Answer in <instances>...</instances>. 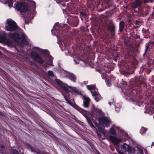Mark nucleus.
Masks as SVG:
<instances>
[{"instance_id":"f257e3e1","label":"nucleus","mask_w":154,"mask_h":154,"mask_svg":"<svg viewBox=\"0 0 154 154\" xmlns=\"http://www.w3.org/2000/svg\"><path fill=\"white\" fill-rule=\"evenodd\" d=\"M5 28L7 31L13 32L17 31L14 33H9L8 36L14 39L17 44V46H16V49L17 51V53L20 56V59H19L22 61H23L26 59L28 60L27 58L25 59L24 53L22 48L21 47L20 50L18 48V46H23L28 43L27 37L23 30L20 29L16 23L11 18L8 19L6 20Z\"/></svg>"},{"instance_id":"f03ea898","label":"nucleus","mask_w":154,"mask_h":154,"mask_svg":"<svg viewBox=\"0 0 154 154\" xmlns=\"http://www.w3.org/2000/svg\"><path fill=\"white\" fill-rule=\"evenodd\" d=\"M38 54L43 55L45 57L44 66L45 68L47 67L48 65H53L52 62L53 58L49 54L47 50H43L38 47H34L33 48V51L31 52V55L32 58L40 63L42 64L44 61L39 56Z\"/></svg>"},{"instance_id":"7ed1b4c3","label":"nucleus","mask_w":154,"mask_h":154,"mask_svg":"<svg viewBox=\"0 0 154 154\" xmlns=\"http://www.w3.org/2000/svg\"><path fill=\"white\" fill-rule=\"evenodd\" d=\"M7 3L10 8L13 7L15 8H16L18 11H20V13L22 15L23 13H25V17L26 18L30 19L34 16L36 12L33 10L27 11L28 7L27 5L24 3H18L14 4V7L13 6V0H9L8 1H6Z\"/></svg>"},{"instance_id":"20e7f679","label":"nucleus","mask_w":154,"mask_h":154,"mask_svg":"<svg viewBox=\"0 0 154 154\" xmlns=\"http://www.w3.org/2000/svg\"><path fill=\"white\" fill-rule=\"evenodd\" d=\"M61 27L56 23L54 26L51 32L53 34L56 36L60 48L62 51H64L66 49L67 46L69 45V44L66 39H63L62 41L63 38L60 37V34L62 33V31L60 30L61 29Z\"/></svg>"},{"instance_id":"39448f33","label":"nucleus","mask_w":154,"mask_h":154,"mask_svg":"<svg viewBox=\"0 0 154 154\" xmlns=\"http://www.w3.org/2000/svg\"><path fill=\"white\" fill-rule=\"evenodd\" d=\"M55 81L56 83L66 93V95L68 97H69V95L68 94V93L69 92V88L70 86H69L66 84L64 83L60 80L58 79H55Z\"/></svg>"},{"instance_id":"423d86ee","label":"nucleus","mask_w":154,"mask_h":154,"mask_svg":"<svg viewBox=\"0 0 154 154\" xmlns=\"http://www.w3.org/2000/svg\"><path fill=\"white\" fill-rule=\"evenodd\" d=\"M98 121L102 126L105 127H108L110 123L109 119L106 116H102L99 117Z\"/></svg>"},{"instance_id":"0eeeda50","label":"nucleus","mask_w":154,"mask_h":154,"mask_svg":"<svg viewBox=\"0 0 154 154\" xmlns=\"http://www.w3.org/2000/svg\"><path fill=\"white\" fill-rule=\"evenodd\" d=\"M121 148L125 152H128L129 154H134L135 151L134 148L126 143H124L122 145Z\"/></svg>"},{"instance_id":"6e6552de","label":"nucleus","mask_w":154,"mask_h":154,"mask_svg":"<svg viewBox=\"0 0 154 154\" xmlns=\"http://www.w3.org/2000/svg\"><path fill=\"white\" fill-rule=\"evenodd\" d=\"M0 40L5 42L6 44L10 46H12L14 44L9 39L7 38L5 36L4 32L0 33Z\"/></svg>"},{"instance_id":"1a4fd4ad","label":"nucleus","mask_w":154,"mask_h":154,"mask_svg":"<svg viewBox=\"0 0 154 154\" xmlns=\"http://www.w3.org/2000/svg\"><path fill=\"white\" fill-rule=\"evenodd\" d=\"M78 111L79 112H80L83 115L85 116L86 119L87 121L90 125L91 127H93L94 128H95L94 127V126L92 124V122L89 119L87 116V115L88 113V112L87 111H85V110L81 109L78 106Z\"/></svg>"},{"instance_id":"9d476101","label":"nucleus","mask_w":154,"mask_h":154,"mask_svg":"<svg viewBox=\"0 0 154 154\" xmlns=\"http://www.w3.org/2000/svg\"><path fill=\"white\" fill-rule=\"evenodd\" d=\"M65 54L67 55L71 56L73 58V60L75 63H77V56L76 54V49H73L72 52H70L68 50H66Z\"/></svg>"},{"instance_id":"9b49d317","label":"nucleus","mask_w":154,"mask_h":154,"mask_svg":"<svg viewBox=\"0 0 154 154\" xmlns=\"http://www.w3.org/2000/svg\"><path fill=\"white\" fill-rule=\"evenodd\" d=\"M119 131L121 132V130L119 127L113 125L110 129L109 132L112 134L116 135L117 132H119Z\"/></svg>"},{"instance_id":"f8f14e48","label":"nucleus","mask_w":154,"mask_h":154,"mask_svg":"<svg viewBox=\"0 0 154 154\" xmlns=\"http://www.w3.org/2000/svg\"><path fill=\"white\" fill-rule=\"evenodd\" d=\"M109 138L113 143L116 145L122 140L121 139H118L117 137L112 136H109Z\"/></svg>"},{"instance_id":"ddd939ff","label":"nucleus","mask_w":154,"mask_h":154,"mask_svg":"<svg viewBox=\"0 0 154 154\" xmlns=\"http://www.w3.org/2000/svg\"><path fill=\"white\" fill-rule=\"evenodd\" d=\"M83 97L84 99V101L83 102V105L86 108H88L89 106L90 99L88 97H86L83 95Z\"/></svg>"},{"instance_id":"4468645a","label":"nucleus","mask_w":154,"mask_h":154,"mask_svg":"<svg viewBox=\"0 0 154 154\" xmlns=\"http://www.w3.org/2000/svg\"><path fill=\"white\" fill-rule=\"evenodd\" d=\"M95 93H93L92 96L94 97V99L97 102H98L102 98L99 93L97 91H95Z\"/></svg>"},{"instance_id":"2eb2a0df","label":"nucleus","mask_w":154,"mask_h":154,"mask_svg":"<svg viewBox=\"0 0 154 154\" xmlns=\"http://www.w3.org/2000/svg\"><path fill=\"white\" fill-rule=\"evenodd\" d=\"M102 111L101 110L97 108H95L93 107L92 111V114L93 116L100 115L101 114Z\"/></svg>"},{"instance_id":"dca6fc26","label":"nucleus","mask_w":154,"mask_h":154,"mask_svg":"<svg viewBox=\"0 0 154 154\" xmlns=\"http://www.w3.org/2000/svg\"><path fill=\"white\" fill-rule=\"evenodd\" d=\"M142 3V2L140 0H136L132 4L131 7L133 8H137L140 6Z\"/></svg>"},{"instance_id":"f3484780","label":"nucleus","mask_w":154,"mask_h":154,"mask_svg":"<svg viewBox=\"0 0 154 154\" xmlns=\"http://www.w3.org/2000/svg\"><path fill=\"white\" fill-rule=\"evenodd\" d=\"M66 76L72 81H74L75 80V77L73 73L66 72Z\"/></svg>"},{"instance_id":"a211bd4d","label":"nucleus","mask_w":154,"mask_h":154,"mask_svg":"<svg viewBox=\"0 0 154 154\" xmlns=\"http://www.w3.org/2000/svg\"><path fill=\"white\" fill-rule=\"evenodd\" d=\"M145 113H148L150 115L154 113V106H151L150 107L149 109H147L144 111Z\"/></svg>"},{"instance_id":"6ab92c4d","label":"nucleus","mask_w":154,"mask_h":154,"mask_svg":"<svg viewBox=\"0 0 154 154\" xmlns=\"http://www.w3.org/2000/svg\"><path fill=\"white\" fill-rule=\"evenodd\" d=\"M86 87L87 88L91 91L92 95L93 94V93H95V91H96L95 85H87L86 86Z\"/></svg>"},{"instance_id":"aec40b11","label":"nucleus","mask_w":154,"mask_h":154,"mask_svg":"<svg viewBox=\"0 0 154 154\" xmlns=\"http://www.w3.org/2000/svg\"><path fill=\"white\" fill-rule=\"evenodd\" d=\"M137 148L139 153L140 154H146L147 151L145 149L140 146H137Z\"/></svg>"},{"instance_id":"412c9836","label":"nucleus","mask_w":154,"mask_h":154,"mask_svg":"<svg viewBox=\"0 0 154 154\" xmlns=\"http://www.w3.org/2000/svg\"><path fill=\"white\" fill-rule=\"evenodd\" d=\"M69 92H70L72 94H76L77 93V90L75 88H72L71 86H70L69 88Z\"/></svg>"},{"instance_id":"4be33fe9","label":"nucleus","mask_w":154,"mask_h":154,"mask_svg":"<svg viewBox=\"0 0 154 154\" xmlns=\"http://www.w3.org/2000/svg\"><path fill=\"white\" fill-rule=\"evenodd\" d=\"M25 146L28 149L31 151L32 152H35L34 148L30 145L28 143H25Z\"/></svg>"},{"instance_id":"5701e85b","label":"nucleus","mask_w":154,"mask_h":154,"mask_svg":"<svg viewBox=\"0 0 154 154\" xmlns=\"http://www.w3.org/2000/svg\"><path fill=\"white\" fill-rule=\"evenodd\" d=\"M124 27V23L123 21H121L119 24V31L120 32H122L123 29Z\"/></svg>"},{"instance_id":"b1692460","label":"nucleus","mask_w":154,"mask_h":154,"mask_svg":"<svg viewBox=\"0 0 154 154\" xmlns=\"http://www.w3.org/2000/svg\"><path fill=\"white\" fill-rule=\"evenodd\" d=\"M134 38L135 39L136 41L137 42H140V36L138 35H135Z\"/></svg>"},{"instance_id":"393cba45","label":"nucleus","mask_w":154,"mask_h":154,"mask_svg":"<svg viewBox=\"0 0 154 154\" xmlns=\"http://www.w3.org/2000/svg\"><path fill=\"white\" fill-rule=\"evenodd\" d=\"M96 132L98 137H100L103 139H105V137L104 136H102L101 134V133L100 131H97Z\"/></svg>"},{"instance_id":"a878e982","label":"nucleus","mask_w":154,"mask_h":154,"mask_svg":"<svg viewBox=\"0 0 154 154\" xmlns=\"http://www.w3.org/2000/svg\"><path fill=\"white\" fill-rule=\"evenodd\" d=\"M48 74L49 76L53 77L54 76V74H53V72L52 71H49L48 72Z\"/></svg>"},{"instance_id":"bb28decb","label":"nucleus","mask_w":154,"mask_h":154,"mask_svg":"<svg viewBox=\"0 0 154 154\" xmlns=\"http://www.w3.org/2000/svg\"><path fill=\"white\" fill-rule=\"evenodd\" d=\"M147 128H146L142 127L140 130V132L141 134L144 133L147 131Z\"/></svg>"},{"instance_id":"cd10ccee","label":"nucleus","mask_w":154,"mask_h":154,"mask_svg":"<svg viewBox=\"0 0 154 154\" xmlns=\"http://www.w3.org/2000/svg\"><path fill=\"white\" fill-rule=\"evenodd\" d=\"M97 126V127L98 128V129H100L101 131L102 132V133H101L102 134H103L104 135H105L106 134V132L103 129H100V127H99V126Z\"/></svg>"},{"instance_id":"c85d7f7f","label":"nucleus","mask_w":154,"mask_h":154,"mask_svg":"<svg viewBox=\"0 0 154 154\" xmlns=\"http://www.w3.org/2000/svg\"><path fill=\"white\" fill-rule=\"evenodd\" d=\"M36 153L37 154H48L45 153L44 152L42 151H37L36 152Z\"/></svg>"},{"instance_id":"c756f323","label":"nucleus","mask_w":154,"mask_h":154,"mask_svg":"<svg viewBox=\"0 0 154 154\" xmlns=\"http://www.w3.org/2000/svg\"><path fill=\"white\" fill-rule=\"evenodd\" d=\"M106 85L108 86H110L111 85V83L109 81L106 80Z\"/></svg>"},{"instance_id":"7c9ffc66","label":"nucleus","mask_w":154,"mask_h":154,"mask_svg":"<svg viewBox=\"0 0 154 154\" xmlns=\"http://www.w3.org/2000/svg\"><path fill=\"white\" fill-rule=\"evenodd\" d=\"M13 154H19V153L17 150H14L12 151Z\"/></svg>"},{"instance_id":"2f4dec72","label":"nucleus","mask_w":154,"mask_h":154,"mask_svg":"<svg viewBox=\"0 0 154 154\" xmlns=\"http://www.w3.org/2000/svg\"><path fill=\"white\" fill-rule=\"evenodd\" d=\"M19 151L21 153H22L23 152V150L22 148H20L19 149Z\"/></svg>"},{"instance_id":"473e14b6","label":"nucleus","mask_w":154,"mask_h":154,"mask_svg":"<svg viewBox=\"0 0 154 154\" xmlns=\"http://www.w3.org/2000/svg\"><path fill=\"white\" fill-rule=\"evenodd\" d=\"M153 2V0H148V1H146V0H145V1H144V3H146V2Z\"/></svg>"},{"instance_id":"72a5a7b5","label":"nucleus","mask_w":154,"mask_h":154,"mask_svg":"<svg viewBox=\"0 0 154 154\" xmlns=\"http://www.w3.org/2000/svg\"><path fill=\"white\" fill-rule=\"evenodd\" d=\"M65 99L66 100L69 104H70V102L68 100V99L66 98V97L64 95H63Z\"/></svg>"},{"instance_id":"f704fd0d","label":"nucleus","mask_w":154,"mask_h":154,"mask_svg":"<svg viewBox=\"0 0 154 154\" xmlns=\"http://www.w3.org/2000/svg\"><path fill=\"white\" fill-rule=\"evenodd\" d=\"M80 14L82 15L83 16H85V13L83 12H81Z\"/></svg>"},{"instance_id":"c9c22d12","label":"nucleus","mask_w":154,"mask_h":154,"mask_svg":"<svg viewBox=\"0 0 154 154\" xmlns=\"http://www.w3.org/2000/svg\"><path fill=\"white\" fill-rule=\"evenodd\" d=\"M77 93H78V94H79L80 95H82V93L80 91H78V90Z\"/></svg>"},{"instance_id":"e433bc0d","label":"nucleus","mask_w":154,"mask_h":154,"mask_svg":"<svg viewBox=\"0 0 154 154\" xmlns=\"http://www.w3.org/2000/svg\"><path fill=\"white\" fill-rule=\"evenodd\" d=\"M60 6L61 7L62 6L65 7V5L64 4H60Z\"/></svg>"},{"instance_id":"4c0bfd02","label":"nucleus","mask_w":154,"mask_h":154,"mask_svg":"<svg viewBox=\"0 0 154 154\" xmlns=\"http://www.w3.org/2000/svg\"><path fill=\"white\" fill-rule=\"evenodd\" d=\"M115 109L116 111H118L119 110V107H116Z\"/></svg>"},{"instance_id":"58836bf2","label":"nucleus","mask_w":154,"mask_h":154,"mask_svg":"<svg viewBox=\"0 0 154 154\" xmlns=\"http://www.w3.org/2000/svg\"><path fill=\"white\" fill-rule=\"evenodd\" d=\"M0 115H4V113L1 111H0Z\"/></svg>"},{"instance_id":"ea45409f","label":"nucleus","mask_w":154,"mask_h":154,"mask_svg":"<svg viewBox=\"0 0 154 154\" xmlns=\"http://www.w3.org/2000/svg\"><path fill=\"white\" fill-rule=\"evenodd\" d=\"M110 105H111V103L110 102H109V103H108Z\"/></svg>"},{"instance_id":"a19ab883","label":"nucleus","mask_w":154,"mask_h":154,"mask_svg":"<svg viewBox=\"0 0 154 154\" xmlns=\"http://www.w3.org/2000/svg\"><path fill=\"white\" fill-rule=\"evenodd\" d=\"M137 27V26H134V28H136Z\"/></svg>"},{"instance_id":"79ce46f5","label":"nucleus","mask_w":154,"mask_h":154,"mask_svg":"<svg viewBox=\"0 0 154 154\" xmlns=\"http://www.w3.org/2000/svg\"><path fill=\"white\" fill-rule=\"evenodd\" d=\"M46 73V72H45L44 71V72H43V73L44 74H45V73Z\"/></svg>"},{"instance_id":"37998d69","label":"nucleus","mask_w":154,"mask_h":154,"mask_svg":"<svg viewBox=\"0 0 154 154\" xmlns=\"http://www.w3.org/2000/svg\"><path fill=\"white\" fill-rule=\"evenodd\" d=\"M154 144V142H153L152 143V145Z\"/></svg>"}]
</instances>
